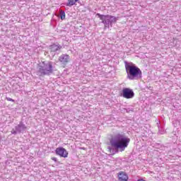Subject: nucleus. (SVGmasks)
<instances>
[{"instance_id": "4", "label": "nucleus", "mask_w": 181, "mask_h": 181, "mask_svg": "<svg viewBox=\"0 0 181 181\" xmlns=\"http://www.w3.org/2000/svg\"><path fill=\"white\" fill-rule=\"evenodd\" d=\"M96 15L105 25L104 29H110V28H112V25H115L118 21V17L113 16L103 15L100 13H97Z\"/></svg>"}, {"instance_id": "13", "label": "nucleus", "mask_w": 181, "mask_h": 181, "mask_svg": "<svg viewBox=\"0 0 181 181\" xmlns=\"http://www.w3.org/2000/svg\"><path fill=\"white\" fill-rule=\"evenodd\" d=\"M7 101H11L12 103H15V100L11 98H6Z\"/></svg>"}, {"instance_id": "12", "label": "nucleus", "mask_w": 181, "mask_h": 181, "mask_svg": "<svg viewBox=\"0 0 181 181\" xmlns=\"http://www.w3.org/2000/svg\"><path fill=\"white\" fill-rule=\"evenodd\" d=\"M59 15L62 21H64V19H66V13L64 12V11L61 10Z\"/></svg>"}, {"instance_id": "9", "label": "nucleus", "mask_w": 181, "mask_h": 181, "mask_svg": "<svg viewBox=\"0 0 181 181\" xmlns=\"http://www.w3.org/2000/svg\"><path fill=\"white\" fill-rule=\"evenodd\" d=\"M59 62L62 64H67L70 62V56L66 54H63L59 57Z\"/></svg>"}, {"instance_id": "6", "label": "nucleus", "mask_w": 181, "mask_h": 181, "mask_svg": "<svg viewBox=\"0 0 181 181\" xmlns=\"http://www.w3.org/2000/svg\"><path fill=\"white\" fill-rule=\"evenodd\" d=\"M26 131V125L23 124V122H20V123L15 127V129L11 130V134L13 135H16L17 134H21Z\"/></svg>"}, {"instance_id": "10", "label": "nucleus", "mask_w": 181, "mask_h": 181, "mask_svg": "<svg viewBox=\"0 0 181 181\" xmlns=\"http://www.w3.org/2000/svg\"><path fill=\"white\" fill-rule=\"evenodd\" d=\"M117 176L120 181H128V175H127V173L124 171H120Z\"/></svg>"}, {"instance_id": "11", "label": "nucleus", "mask_w": 181, "mask_h": 181, "mask_svg": "<svg viewBox=\"0 0 181 181\" xmlns=\"http://www.w3.org/2000/svg\"><path fill=\"white\" fill-rule=\"evenodd\" d=\"M76 2H78V0H68V1L65 4L66 6L71 7L73 6Z\"/></svg>"}, {"instance_id": "8", "label": "nucleus", "mask_w": 181, "mask_h": 181, "mask_svg": "<svg viewBox=\"0 0 181 181\" xmlns=\"http://www.w3.org/2000/svg\"><path fill=\"white\" fill-rule=\"evenodd\" d=\"M55 153L58 155V156H60V158H67V156H69V152L63 147L57 148Z\"/></svg>"}, {"instance_id": "7", "label": "nucleus", "mask_w": 181, "mask_h": 181, "mask_svg": "<svg viewBox=\"0 0 181 181\" xmlns=\"http://www.w3.org/2000/svg\"><path fill=\"white\" fill-rule=\"evenodd\" d=\"M62 47V45L59 44H52L49 45L48 52L52 56H55L56 53H57L59 50H61Z\"/></svg>"}, {"instance_id": "14", "label": "nucleus", "mask_w": 181, "mask_h": 181, "mask_svg": "<svg viewBox=\"0 0 181 181\" xmlns=\"http://www.w3.org/2000/svg\"><path fill=\"white\" fill-rule=\"evenodd\" d=\"M51 159L52 160H54V162H57V158L56 157H52Z\"/></svg>"}, {"instance_id": "2", "label": "nucleus", "mask_w": 181, "mask_h": 181, "mask_svg": "<svg viewBox=\"0 0 181 181\" xmlns=\"http://www.w3.org/2000/svg\"><path fill=\"white\" fill-rule=\"evenodd\" d=\"M127 78L129 80H139L142 78V71L132 62H124Z\"/></svg>"}, {"instance_id": "5", "label": "nucleus", "mask_w": 181, "mask_h": 181, "mask_svg": "<svg viewBox=\"0 0 181 181\" xmlns=\"http://www.w3.org/2000/svg\"><path fill=\"white\" fill-rule=\"evenodd\" d=\"M122 95L127 100H131V98L135 97V93H134V90L129 88H124L122 90Z\"/></svg>"}, {"instance_id": "1", "label": "nucleus", "mask_w": 181, "mask_h": 181, "mask_svg": "<svg viewBox=\"0 0 181 181\" xmlns=\"http://www.w3.org/2000/svg\"><path fill=\"white\" fill-rule=\"evenodd\" d=\"M130 141L131 139L124 134H117L111 138L110 141L111 147H109L108 149L113 155L118 153L119 149L120 152H124L125 148H128Z\"/></svg>"}, {"instance_id": "3", "label": "nucleus", "mask_w": 181, "mask_h": 181, "mask_svg": "<svg viewBox=\"0 0 181 181\" xmlns=\"http://www.w3.org/2000/svg\"><path fill=\"white\" fill-rule=\"evenodd\" d=\"M38 76L43 77V76H50L53 73V62H42L37 66Z\"/></svg>"}, {"instance_id": "15", "label": "nucleus", "mask_w": 181, "mask_h": 181, "mask_svg": "<svg viewBox=\"0 0 181 181\" xmlns=\"http://www.w3.org/2000/svg\"><path fill=\"white\" fill-rule=\"evenodd\" d=\"M158 132H159V134H163V132H161L160 129H159Z\"/></svg>"}]
</instances>
